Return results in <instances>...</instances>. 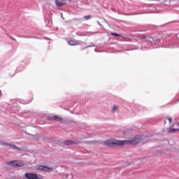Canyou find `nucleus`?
Returning a JSON list of instances; mask_svg holds the SVG:
<instances>
[{
	"label": "nucleus",
	"instance_id": "f257e3e1",
	"mask_svg": "<svg viewBox=\"0 0 179 179\" xmlns=\"http://www.w3.org/2000/svg\"><path fill=\"white\" fill-rule=\"evenodd\" d=\"M139 143V139L118 141L117 139H108L103 142L105 146H124L125 145H136Z\"/></svg>",
	"mask_w": 179,
	"mask_h": 179
},
{
	"label": "nucleus",
	"instance_id": "f03ea898",
	"mask_svg": "<svg viewBox=\"0 0 179 179\" xmlns=\"http://www.w3.org/2000/svg\"><path fill=\"white\" fill-rule=\"evenodd\" d=\"M24 179H43L41 175L37 173H26L23 176Z\"/></svg>",
	"mask_w": 179,
	"mask_h": 179
},
{
	"label": "nucleus",
	"instance_id": "7ed1b4c3",
	"mask_svg": "<svg viewBox=\"0 0 179 179\" xmlns=\"http://www.w3.org/2000/svg\"><path fill=\"white\" fill-rule=\"evenodd\" d=\"M6 164H7V166H10V167H23V166H24V164L17 160L8 162Z\"/></svg>",
	"mask_w": 179,
	"mask_h": 179
},
{
	"label": "nucleus",
	"instance_id": "20e7f679",
	"mask_svg": "<svg viewBox=\"0 0 179 179\" xmlns=\"http://www.w3.org/2000/svg\"><path fill=\"white\" fill-rule=\"evenodd\" d=\"M38 170H41V171H46L47 173H50V171H52V168H50L44 165H41L38 166Z\"/></svg>",
	"mask_w": 179,
	"mask_h": 179
},
{
	"label": "nucleus",
	"instance_id": "39448f33",
	"mask_svg": "<svg viewBox=\"0 0 179 179\" xmlns=\"http://www.w3.org/2000/svg\"><path fill=\"white\" fill-rule=\"evenodd\" d=\"M55 3L57 6H62L66 3V0H55Z\"/></svg>",
	"mask_w": 179,
	"mask_h": 179
},
{
	"label": "nucleus",
	"instance_id": "423d86ee",
	"mask_svg": "<svg viewBox=\"0 0 179 179\" xmlns=\"http://www.w3.org/2000/svg\"><path fill=\"white\" fill-rule=\"evenodd\" d=\"M69 44H70V45H79V44H80V42L76 40H71L69 41Z\"/></svg>",
	"mask_w": 179,
	"mask_h": 179
},
{
	"label": "nucleus",
	"instance_id": "0eeeda50",
	"mask_svg": "<svg viewBox=\"0 0 179 179\" xmlns=\"http://www.w3.org/2000/svg\"><path fill=\"white\" fill-rule=\"evenodd\" d=\"M8 146L10 148V149H13V150H17L18 152L22 150V149H20V148H19L13 144L10 143Z\"/></svg>",
	"mask_w": 179,
	"mask_h": 179
},
{
	"label": "nucleus",
	"instance_id": "6e6552de",
	"mask_svg": "<svg viewBox=\"0 0 179 179\" xmlns=\"http://www.w3.org/2000/svg\"><path fill=\"white\" fill-rule=\"evenodd\" d=\"M75 142L71 140H67L64 142V144L66 145V146H68L69 145H75Z\"/></svg>",
	"mask_w": 179,
	"mask_h": 179
},
{
	"label": "nucleus",
	"instance_id": "1a4fd4ad",
	"mask_svg": "<svg viewBox=\"0 0 179 179\" xmlns=\"http://www.w3.org/2000/svg\"><path fill=\"white\" fill-rule=\"evenodd\" d=\"M51 120H54L55 121H62V118H61L58 116L52 117Z\"/></svg>",
	"mask_w": 179,
	"mask_h": 179
},
{
	"label": "nucleus",
	"instance_id": "9d476101",
	"mask_svg": "<svg viewBox=\"0 0 179 179\" xmlns=\"http://www.w3.org/2000/svg\"><path fill=\"white\" fill-rule=\"evenodd\" d=\"M118 110H119L118 106L114 105L112 108V113H117Z\"/></svg>",
	"mask_w": 179,
	"mask_h": 179
},
{
	"label": "nucleus",
	"instance_id": "9b49d317",
	"mask_svg": "<svg viewBox=\"0 0 179 179\" xmlns=\"http://www.w3.org/2000/svg\"><path fill=\"white\" fill-rule=\"evenodd\" d=\"M141 38H146V39L149 40L150 42L153 41V37H152V36L146 37L145 36H143L141 37Z\"/></svg>",
	"mask_w": 179,
	"mask_h": 179
},
{
	"label": "nucleus",
	"instance_id": "f8f14e48",
	"mask_svg": "<svg viewBox=\"0 0 179 179\" xmlns=\"http://www.w3.org/2000/svg\"><path fill=\"white\" fill-rule=\"evenodd\" d=\"M111 36H115V37H121V34H117V33H111Z\"/></svg>",
	"mask_w": 179,
	"mask_h": 179
},
{
	"label": "nucleus",
	"instance_id": "ddd939ff",
	"mask_svg": "<svg viewBox=\"0 0 179 179\" xmlns=\"http://www.w3.org/2000/svg\"><path fill=\"white\" fill-rule=\"evenodd\" d=\"M1 145H2V146H9L10 143H6V142L1 141Z\"/></svg>",
	"mask_w": 179,
	"mask_h": 179
},
{
	"label": "nucleus",
	"instance_id": "4468645a",
	"mask_svg": "<svg viewBox=\"0 0 179 179\" xmlns=\"http://www.w3.org/2000/svg\"><path fill=\"white\" fill-rule=\"evenodd\" d=\"M90 17H92L91 15H85L83 17V18L85 19L86 20H90Z\"/></svg>",
	"mask_w": 179,
	"mask_h": 179
},
{
	"label": "nucleus",
	"instance_id": "2eb2a0df",
	"mask_svg": "<svg viewBox=\"0 0 179 179\" xmlns=\"http://www.w3.org/2000/svg\"><path fill=\"white\" fill-rule=\"evenodd\" d=\"M124 41H131L132 40L130 38H123Z\"/></svg>",
	"mask_w": 179,
	"mask_h": 179
},
{
	"label": "nucleus",
	"instance_id": "dca6fc26",
	"mask_svg": "<svg viewBox=\"0 0 179 179\" xmlns=\"http://www.w3.org/2000/svg\"><path fill=\"white\" fill-rule=\"evenodd\" d=\"M168 121L169 122V124H171V117H168L167 118Z\"/></svg>",
	"mask_w": 179,
	"mask_h": 179
},
{
	"label": "nucleus",
	"instance_id": "f3484780",
	"mask_svg": "<svg viewBox=\"0 0 179 179\" xmlns=\"http://www.w3.org/2000/svg\"><path fill=\"white\" fill-rule=\"evenodd\" d=\"M0 94H1V91H0ZM0 97H1V94H0Z\"/></svg>",
	"mask_w": 179,
	"mask_h": 179
}]
</instances>
